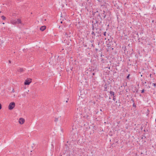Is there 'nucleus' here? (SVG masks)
Returning <instances> with one entry per match:
<instances>
[{"instance_id": "de8ad7c7", "label": "nucleus", "mask_w": 156, "mask_h": 156, "mask_svg": "<svg viewBox=\"0 0 156 156\" xmlns=\"http://www.w3.org/2000/svg\"><path fill=\"white\" fill-rule=\"evenodd\" d=\"M100 111H101V112H102V109H100Z\"/></svg>"}, {"instance_id": "5701e85b", "label": "nucleus", "mask_w": 156, "mask_h": 156, "mask_svg": "<svg viewBox=\"0 0 156 156\" xmlns=\"http://www.w3.org/2000/svg\"><path fill=\"white\" fill-rule=\"evenodd\" d=\"M91 34H92V35H94V37L95 36V33H94V31H92V32Z\"/></svg>"}, {"instance_id": "603ef678", "label": "nucleus", "mask_w": 156, "mask_h": 156, "mask_svg": "<svg viewBox=\"0 0 156 156\" xmlns=\"http://www.w3.org/2000/svg\"><path fill=\"white\" fill-rule=\"evenodd\" d=\"M108 69H110V67H109V68H108Z\"/></svg>"}, {"instance_id": "c9c22d12", "label": "nucleus", "mask_w": 156, "mask_h": 156, "mask_svg": "<svg viewBox=\"0 0 156 156\" xmlns=\"http://www.w3.org/2000/svg\"><path fill=\"white\" fill-rule=\"evenodd\" d=\"M95 51H98V49H97V48H96V49H95Z\"/></svg>"}, {"instance_id": "ddd939ff", "label": "nucleus", "mask_w": 156, "mask_h": 156, "mask_svg": "<svg viewBox=\"0 0 156 156\" xmlns=\"http://www.w3.org/2000/svg\"><path fill=\"white\" fill-rule=\"evenodd\" d=\"M134 89L133 90V92H138V90L137 89L136 87L134 86Z\"/></svg>"}, {"instance_id": "2f4dec72", "label": "nucleus", "mask_w": 156, "mask_h": 156, "mask_svg": "<svg viewBox=\"0 0 156 156\" xmlns=\"http://www.w3.org/2000/svg\"><path fill=\"white\" fill-rule=\"evenodd\" d=\"M120 123V121H118V122H117V124H119Z\"/></svg>"}, {"instance_id": "f257e3e1", "label": "nucleus", "mask_w": 156, "mask_h": 156, "mask_svg": "<svg viewBox=\"0 0 156 156\" xmlns=\"http://www.w3.org/2000/svg\"><path fill=\"white\" fill-rule=\"evenodd\" d=\"M100 14H98V11L93 12V15L94 16L93 19L95 20L96 23L99 25L101 24L103 20Z\"/></svg>"}, {"instance_id": "4468645a", "label": "nucleus", "mask_w": 156, "mask_h": 156, "mask_svg": "<svg viewBox=\"0 0 156 156\" xmlns=\"http://www.w3.org/2000/svg\"><path fill=\"white\" fill-rule=\"evenodd\" d=\"M96 23H94V24H92V30H94V29H96V30H98L99 29V28L98 27H96L95 28H94V25H95L96 24Z\"/></svg>"}, {"instance_id": "dca6fc26", "label": "nucleus", "mask_w": 156, "mask_h": 156, "mask_svg": "<svg viewBox=\"0 0 156 156\" xmlns=\"http://www.w3.org/2000/svg\"><path fill=\"white\" fill-rule=\"evenodd\" d=\"M11 23L13 24H16V20H13L11 21Z\"/></svg>"}, {"instance_id": "9b49d317", "label": "nucleus", "mask_w": 156, "mask_h": 156, "mask_svg": "<svg viewBox=\"0 0 156 156\" xmlns=\"http://www.w3.org/2000/svg\"><path fill=\"white\" fill-rule=\"evenodd\" d=\"M99 31H96V33H97L98 35H97V36H99V35L101 36V28H100L99 29Z\"/></svg>"}, {"instance_id": "f3484780", "label": "nucleus", "mask_w": 156, "mask_h": 156, "mask_svg": "<svg viewBox=\"0 0 156 156\" xmlns=\"http://www.w3.org/2000/svg\"><path fill=\"white\" fill-rule=\"evenodd\" d=\"M18 71L20 73H22L23 71V69L22 68H20L18 69Z\"/></svg>"}, {"instance_id": "393cba45", "label": "nucleus", "mask_w": 156, "mask_h": 156, "mask_svg": "<svg viewBox=\"0 0 156 156\" xmlns=\"http://www.w3.org/2000/svg\"><path fill=\"white\" fill-rule=\"evenodd\" d=\"M144 89L143 90H141V93H143L144 92Z\"/></svg>"}, {"instance_id": "49530a36", "label": "nucleus", "mask_w": 156, "mask_h": 156, "mask_svg": "<svg viewBox=\"0 0 156 156\" xmlns=\"http://www.w3.org/2000/svg\"><path fill=\"white\" fill-rule=\"evenodd\" d=\"M2 24H5V23H2Z\"/></svg>"}, {"instance_id": "e433bc0d", "label": "nucleus", "mask_w": 156, "mask_h": 156, "mask_svg": "<svg viewBox=\"0 0 156 156\" xmlns=\"http://www.w3.org/2000/svg\"><path fill=\"white\" fill-rule=\"evenodd\" d=\"M91 45L92 47H94V45L93 44H92Z\"/></svg>"}, {"instance_id": "39448f33", "label": "nucleus", "mask_w": 156, "mask_h": 156, "mask_svg": "<svg viewBox=\"0 0 156 156\" xmlns=\"http://www.w3.org/2000/svg\"><path fill=\"white\" fill-rule=\"evenodd\" d=\"M31 82V80L30 79L26 80L24 82V84L25 85H29Z\"/></svg>"}, {"instance_id": "a878e982", "label": "nucleus", "mask_w": 156, "mask_h": 156, "mask_svg": "<svg viewBox=\"0 0 156 156\" xmlns=\"http://www.w3.org/2000/svg\"><path fill=\"white\" fill-rule=\"evenodd\" d=\"M152 85H153L154 87H155L156 86V83H153Z\"/></svg>"}, {"instance_id": "6e6552de", "label": "nucleus", "mask_w": 156, "mask_h": 156, "mask_svg": "<svg viewBox=\"0 0 156 156\" xmlns=\"http://www.w3.org/2000/svg\"><path fill=\"white\" fill-rule=\"evenodd\" d=\"M65 146H66V150H65V152H63L64 154H67V155H68V156H70L69 154H68V153H69V152L68 151V150H67V145L66 144L65 145Z\"/></svg>"}, {"instance_id": "f03ea898", "label": "nucleus", "mask_w": 156, "mask_h": 156, "mask_svg": "<svg viewBox=\"0 0 156 156\" xmlns=\"http://www.w3.org/2000/svg\"><path fill=\"white\" fill-rule=\"evenodd\" d=\"M75 112L74 116V119L75 121H76L78 122H79L82 119V114L80 110L77 108L76 109Z\"/></svg>"}, {"instance_id": "412c9836", "label": "nucleus", "mask_w": 156, "mask_h": 156, "mask_svg": "<svg viewBox=\"0 0 156 156\" xmlns=\"http://www.w3.org/2000/svg\"><path fill=\"white\" fill-rule=\"evenodd\" d=\"M105 89L104 90V91H107V86H106V85H105Z\"/></svg>"}, {"instance_id": "09e8293b", "label": "nucleus", "mask_w": 156, "mask_h": 156, "mask_svg": "<svg viewBox=\"0 0 156 156\" xmlns=\"http://www.w3.org/2000/svg\"><path fill=\"white\" fill-rule=\"evenodd\" d=\"M65 147L64 148V150L65 151Z\"/></svg>"}, {"instance_id": "6ab92c4d", "label": "nucleus", "mask_w": 156, "mask_h": 156, "mask_svg": "<svg viewBox=\"0 0 156 156\" xmlns=\"http://www.w3.org/2000/svg\"><path fill=\"white\" fill-rule=\"evenodd\" d=\"M65 35L66 37H70V36L69 35H68L67 34V32L65 33Z\"/></svg>"}, {"instance_id": "7ed1b4c3", "label": "nucleus", "mask_w": 156, "mask_h": 156, "mask_svg": "<svg viewBox=\"0 0 156 156\" xmlns=\"http://www.w3.org/2000/svg\"><path fill=\"white\" fill-rule=\"evenodd\" d=\"M98 14H100V16L102 18H101L103 20L104 19L107 13L106 12L104 11H102L101 10L100 11H98Z\"/></svg>"}, {"instance_id": "58836bf2", "label": "nucleus", "mask_w": 156, "mask_h": 156, "mask_svg": "<svg viewBox=\"0 0 156 156\" xmlns=\"http://www.w3.org/2000/svg\"><path fill=\"white\" fill-rule=\"evenodd\" d=\"M147 88H150V86H148V87H147Z\"/></svg>"}, {"instance_id": "20e7f679", "label": "nucleus", "mask_w": 156, "mask_h": 156, "mask_svg": "<svg viewBox=\"0 0 156 156\" xmlns=\"http://www.w3.org/2000/svg\"><path fill=\"white\" fill-rule=\"evenodd\" d=\"M15 103L12 102H11L8 106L9 109L10 110H12L15 107Z\"/></svg>"}, {"instance_id": "4c0bfd02", "label": "nucleus", "mask_w": 156, "mask_h": 156, "mask_svg": "<svg viewBox=\"0 0 156 156\" xmlns=\"http://www.w3.org/2000/svg\"><path fill=\"white\" fill-rule=\"evenodd\" d=\"M89 69H90H90H89V70H90V71H91V69L90 68H89Z\"/></svg>"}, {"instance_id": "9d476101", "label": "nucleus", "mask_w": 156, "mask_h": 156, "mask_svg": "<svg viewBox=\"0 0 156 156\" xmlns=\"http://www.w3.org/2000/svg\"><path fill=\"white\" fill-rule=\"evenodd\" d=\"M46 29V26H43L41 27L40 30L42 31H43Z\"/></svg>"}, {"instance_id": "b1692460", "label": "nucleus", "mask_w": 156, "mask_h": 156, "mask_svg": "<svg viewBox=\"0 0 156 156\" xmlns=\"http://www.w3.org/2000/svg\"><path fill=\"white\" fill-rule=\"evenodd\" d=\"M131 101H132L133 103H134V99L133 98L131 99Z\"/></svg>"}, {"instance_id": "cd10ccee", "label": "nucleus", "mask_w": 156, "mask_h": 156, "mask_svg": "<svg viewBox=\"0 0 156 156\" xmlns=\"http://www.w3.org/2000/svg\"><path fill=\"white\" fill-rule=\"evenodd\" d=\"M58 118H55V122H57L58 120Z\"/></svg>"}, {"instance_id": "473e14b6", "label": "nucleus", "mask_w": 156, "mask_h": 156, "mask_svg": "<svg viewBox=\"0 0 156 156\" xmlns=\"http://www.w3.org/2000/svg\"><path fill=\"white\" fill-rule=\"evenodd\" d=\"M95 73H92V75L94 76L95 75Z\"/></svg>"}, {"instance_id": "c756f323", "label": "nucleus", "mask_w": 156, "mask_h": 156, "mask_svg": "<svg viewBox=\"0 0 156 156\" xmlns=\"http://www.w3.org/2000/svg\"><path fill=\"white\" fill-rule=\"evenodd\" d=\"M115 96H113V100H114V101H115Z\"/></svg>"}, {"instance_id": "864d4df0", "label": "nucleus", "mask_w": 156, "mask_h": 156, "mask_svg": "<svg viewBox=\"0 0 156 156\" xmlns=\"http://www.w3.org/2000/svg\"><path fill=\"white\" fill-rule=\"evenodd\" d=\"M97 1H98L99 2V0H97Z\"/></svg>"}, {"instance_id": "a18cd8bd", "label": "nucleus", "mask_w": 156, "mask_h": 156, "mask_svg": "<svg viewBox=\"0 0 156 156\" xmlns=\"http://www.w3.org/2000/svg\"><path fill=\"white\" fill-rule=\"evenodd\" d=\"M146 83V82H145L144 83H143L144 84Z\"/></svg>"}, {"instance_id": "37998d69", "label": "nucleus", "mask_w": 156, "mask_h": 156, "mask_svg": "<svg viewBox=\"0 0 156 156\" xmlns=\"http://www.w3.org/2000/svg\"><path fill=\"white\" fill-rule=\"evenodd\" d=\"M73 69V67H72V68H71V69H70L71 70H72V69Z\"/></svg>"}, {"instance_id": "72a5a7b5", "label": "nucleus", "mask_w": 156, "mask_h": 156, "mask_svg": "<svg viewBox=\"0 0 156 156\" xmlns=\"http://www.w3.org/2000/svg\"><path fill=\"white\" fill-rule=\"evenodd\" d=\"M69 99H67V100L66 101V102L67 103L68 102V100Z\"/></svg>"}, {"instance_id": "0eeeda50", "label": "nucleus", "mask_w": 156, "mask_h": 156, "mask_svg": "<svg viewBox=\"0 0 156 156\" xmlns=\"http://www.w3.org/2000/svg\"><path fill=\"white\" fill-rule=\"evenodd\" d=\"M113 4H114V5L115 8V9H120V7L118 6V5L115 2H113Z\"/></svg>"}, {"instance_id": "aec40b11", "label": "nucleus", "mask_w": 156, "mask_h": 156, "mask_svg": "<svg viewBox=\"0 0 156 156\" xmlns=\"http://www.w3.org/2000/svg\"><path fill=\"white\" fill-rule=\"evenodd\" d=\"M1 18L3 20H5L6 19V17L4 16H2Z\"/></svg>"}, {"instance_id": "a19ab883", "label": "nucleus", "mask_w": 156, "mask_h": 156, "mask_svg": "<svg viewBox=\"0 0 156 156\" xmlns=\"http://www.w3.org/2000/svg\"><path fill=\"white\" fill-rule=\"evenodd\" d=\"M151 75H152L151 74H150V77H151Z\"/></svg>"}, {"instance_id": "f704fd0d", "label": "nucleus", "mask_w": 156, "mask_h": 156, "mask_svg": "<svg viewBox=\"0 0 156 156\" xmlns=\"http://www.w3.org/2000/svg\"><path fill=\"white\" fill-rule=\"evenodd\" d=\"M9 63H11V61L10 60H9Z\"/></svg>"}, {"instance_id": "a211bd4d", "label": "nucleus", "mask_w": 156, "mask_h": 156, "mask_svg": "<svg viewBox=\"0 0 156 156\" xmlns=\"http://www.w3.org/2000/svg\"><path fill=\"white\" fill-rule=\"evenodd\" d=\"M110 94L111 95V96H114V92H113V91H111L109 92Z\"/></svg>"}, {"instance_id": "c03bdc74", "label": "nucleus", "mask_w": 156, "mask_h": 156, "mask_svg": "<svg viewBox=\"0 0 156 156\" xmlns=\"http://www.w3.org/2000/svg\"><path fill=\"white\" fill-rule=\"evenodd\" d=\"M62 22H62V21H61L60 22V23H62Z\"/></svg>"}, {"instance_id": "2eb2a0df", "label": "nucleus", "mask_w": 156, "mask_h": 156, "mask_svg": "<svg viewBox=\"0 0 156 156\" xmlns=\"http://www.w3.org/2000/svg\"><path fill=\"white\" fill-rule=\"evenodd\" d=\"M16 23L18 24H20V23H21V20L19 19H17L16 20Z\"/></svg>"}, {"instance_id": "79ce46f5", "label": "nucleus", "mask_w": 156, "mask_h": 156, "mask_svg": "<svg viewBox=\"0 0 156 156\" xmlns=\"http://www.w3.org/2000/svg\"><path fill=\"white\" fill-rule=\"evenodd\" d=\"M154 22V20H152V23H153Z\"/></svg>"}, {"instance_id": "8fccbe9b", "label": "nucleus", "mask_w": 156, "mask_h": 156, "mask_svg": "<svg viewBox=\"0 0 156 156\" xmlns=\"http://www.w3.org/2000/svg\"><path fill=\"white\" fill-rule=\"evenodd\" d=\"M85 8H86V9H87V7H85Z\"/></svg>"}, {"instance_id": "1a4fd4ad", "label": "nucleus", "mask_w": 156, "mask_h": 156, "mask_svg": "<svg viewBox=\"0 0 156 156\" xmlns=\"http://www.w3.org/2000/svg\"><path fill=\"white\" fill-rule=\"evenodd\" d=\"M29 147H28V151H30V155H35L34 154V151L33 150V151H32V149H29Z\"/></svg>"}, {"instance_id": "c85d7f7f", "label": "nucleus", "mask_w": 156, "mask_h": 156, "mask_svg": "<svg viewBox=\"0 0 156 156\" xmlns=\"http://www.w3.org/2000/svg\"><path fill=\"white\" fill-rule=\"evenodd\" d=\"M133 107H136V105H135V103H133Z\"/></svg>"}, {"instance_id": "3c124183", "label": "nucleus", "mask_w": 156, "mask_h": 156, "mask_svg": "<svg viewBox=\"0 0 156 156\" xmlns=\"http://www.w3.org/2000/svg\"><path fill=\"white\" fill-rule=\"evenodd\" d=\"M155 122H156V119L155 120Z\"/></svg>"}, {"instance_id": "f8f14e48", "label": "nucleus", "mask_w": 156, "mask_h": 156, "mask_svg": "<svg viewBox=\"0 0 156 156\" xmlns=\"http://www.w3.org/2000/svg\"><path fill=\"white\" fill-rule=\"evenodd\" d=\"M116 105L118 107H119L120 106V102L119 100V101H116Z\"/></svg>"}, {"instance_id": "7c9ffc66", "label": "nucleus", "mask_w": 156, "mask_h": 156, "mask_svg": "<svg viewBox=\"0 0 156 156\" xmlns=\"http://www.w3.org/2000/svg\"><path fill=\"white\" fill-rule=\"evenodd\" d=\"M2 108V105L0 103V110Z\"/></svg>"}, {"instance_id": "423d86ee", "label": "nucleus", "mask_w": 156, "mask_h": 156, "mask_svg": "<svg viewBox=\"0 0 156 156\" xmlns=\"http://www.w3.org/2000/svg\"><path fill=\"white\" fill-rule=\"evenodd\" d=\"M25 122V119L23 118H20L19 120V122L20 124H23Z\"/></svg>"}, {"instance_id": "4be33fe9", "label": "nucleus", "mask_w": 156, "mask_h": 156, "mask_svg": "<svg viewBox=\"0 0 156 156\" xmlns=\"http://www.w3.org/2000/svg\"><path fill=\"white\" fill-rule=\"evenodd\" d=\"M130 75V74H129L128 75L126 76V77L127 79H128V80L129 79V76Z\"/></svg>"}, {"instance_id": "bb28decb", "label": "nucleus", "mask_w": 156, "mask_h": 156, "mask_svg": "<svg viewBox=\"0 0 156 156\" xmlns=\"http://www.w3.org/2000/svg\"><path fill=\"white\" fill-rule=\"evenodd\" d=\"M106 31L104 33L103 35H104V36H106Z\"/></svg>"}, {"instance_id": "ea45409f", "label": "nucleus", "mask_w": 156, "mask_h": 156, "mask_svg": "<svg viewBox=\"0 0 156 156\" xmlns=\"http://www.w3.org/2000/svg\"><path fill=\"white\" fill-rule=\"evenodd\" d=\"M12 92H14V90H13H13H12Z\"/></svg>"}]
</instances>
